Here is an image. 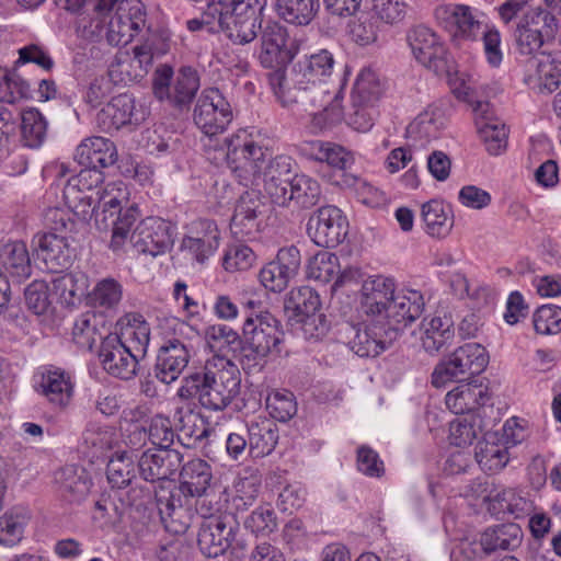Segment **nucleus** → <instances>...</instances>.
<instances>
[{
    "mask_svg": "<svg viewBox=\"0 0 561 561\" xmlns=\"http://www.w3.org/2000/svg\"><path fill=\"white\" fill-rule=\"evenodd\" d=\"M425 301L421 291L415 289H401L394 291L388 305L386 319L389 329L399 331L415 321L424 311Z\"/></svg>",
    "mask_w": 561,
    "mask_h": 561,
    "instance_id": "26",
    "label": "nucleus"
},
{
    "mask_svg": "<svg viewBox=\"0 0 561 561\" xmlns=\"http://www.w3.org/2000/svg\"><path fill=\"white\" fill-rule=\"evenodd\" d=\"M106 477L113 489L122 490L129 486L125 497L119 495V500L128 506L138 504L149 495L147 489L134 485V480L136 479L135 463L131 455L127 451L117 453L110 459Z\"/></svg>",
    "mask_w": 561,
    "mask_h": 561,
    "instance_id": "17",
    "label": "nucleus"
},
{
    "mask_svg": "<svg viewBox=\"0 0 561 561\" xmlns=\"http://www.w3.org/2000/svg\"><path fill=\"white\" fill-rule=\"evenodd\" d=\"M103 181L100 170L82 169L78 174L71 176L64 187V199L67 206L81 220H90L95 211L94 188Z\"/></svg>",
    "mask_w": 561,
    "mask_h": 561,
    "instance_id": "12",
    "label": "nucleus"
},
{
    "mask_svg": "<svg viewBox=\"0 0 561 561\" xmlns=\"http://www.w3.org/2000/svg\"><path fill=\"white\" fill-rule=\"evenodd\" d=\"M485 389L478 385L460 383L446 394V405L455 414H463L485 404Z\"/></svg>",
    "mask_w": 561,
    "mask_h": 561,
    "instance_id": "38",
    "label": "nucleus"
},
{
    "mask_svg": "<svg viewBox=\"0 0 561 561\" xmlns=\"http://www.w3.org/2000/svg\"><path fill=\"white\" fill-rule=\"evenodd\" d=\"M373 12L381 22L397 25L407 15V4L400 0H373Z\"/></svg>",
    "mask_w": 561,
    "mask_h": 561,
    "instance_id": "59",
    "label": "nucleus"
},
{
    "mask_svg": "<svg viewBox=\"0 0 561 561\" xmlns=\"http://www.w3.org/2000/svg\"><path fill=\"white\" fill-rule=\"evenodd\" d=\"M99 357L103 368L115 377L127 380L136 374L139 358L123 345L118 334L110 333L102 339Z\"/></svg>",
    "mask_w": 561,
    "mask_h": 561,
    "instance_id": "20",
    "label": "nucleus"
},
{
    "mask_svg": "<svg viewBox=\"0 0 561 561\" xmlns=\"http://www.w3.org/2000/svg\"><path fill=\"white\" fill-rule=\"evenodd\" d=\"M382 93V83L379 76L374 70L363 69L354 83L352 100L359 104L360 102L375 104Z\"/></svg>",
    "mask_w": 561,
    "mask_h": 561,
    "instance_id": "46",
    "label": "nucleus"
},
{
    "mask_svg": "<svg viewBox=\"0 0 561 561\" xmlns=\"http://www.w3.org/2000/svg\"><path fill=\"white\" fill-rule=\"evenodd\" d=\"M476 459L479 466L486 471L496 472L508 462V453L495 444H479L476 450Z\"/></svg>",
    "mask_w": 561,
    "mask_h": 561,
    "instance_id": "55",
    "label": "nucleus"
},
{
    "mask_svg": "<svg viewBox=\"0 0 561 561\" xmlns=\"http://www.w3.org/2000/svg\"><path fill=\"white\" fill-rule=\"evenodd\" d=\"M204 226L207 233L203 237H186L182 242L183 248L188 250L201 263L211 255L219 244V234L215 225L206 221Z\"/></svg>",
    "mask_w": 561,
    "mask_h": 561,
    "instance_id": "50",
    "label": "nucleus"
},
{
    "mask_svg": "<svg viewBox=\"0 0 561 561\" xmlns=\"http://www.w3.org/2000/svg\"><path fill=\"white\" fill-rule=\"evenodd\" d=\"M245 528L252 533L267 535L277 527L276 516L270 506H260L253 511L244 520Z\"/></svg>",
    "mask_w": 561,
    "mask_h": 561,
    "instance_id": "62",
    "label": "nucleus"
},
{
    "mask_svg": "<svg viewBox=\"0 0 561 561\" xmlns=\"http://www.w3.org/2000/svg\"><path fill=\"white\" fill-rule=\"evenodd\" d=\"M43 224L50 231L44 233L41 240L47 236L62 237L67 244V233H70L75 229V221L70 218L67 210L54 207L48 208L43 215ZM42 241H39L41 243Z\"/></svg>",
    "mask_w": 561,
    "mask_h": 561,
    "instance_id": "54",
    "label": "nucleus"
},
{
    "mask_svg": "<svg viewBox=\"0 0 561 561\" xmlns=\"http://www.w3.org/2000/svg\"><path fill=\"white\" fill-rule=\"evenodd\" d=\"M173 420L180 434L194 444L201 443L211 432L207 419L201 412L190 408H176Z\"/></svg>",
    "mask_w": 561,
    "mask_h": 561,
    "instance_id": "39",
    "label": "nucleus"
},
{
    "mask_svg": "<svg viewBox=\"0 0 561 561\" xmlns=\"http://www.w3.org/2000/svg\"><path fill=\"white\" fill-rule=\"evenodd\" d=\"M122 296V285L114 278H104L95 285L90 298L94 306L113 309L119 304Z\"/></svg>",
    "mask_w": 561,
    "mask_h": 561,
    "instance_id": "52",
    "label": "nucleus"
},
{
    "mask_svg": "<svg viewBox=\"0 0 561 561\" xmlns=\"http://www.w3.org/2000/svg\"><path fill=\"white\" fill-rule=\"evenodd\" d=\"M273 11L276 16L287 24L307 26L317 16L319 0H273Z\"/></svg>",
    "mask_w": 561,
    "mask_h": 561,
    "instance_id": "33",
    "label": "nucleus"
},
{
    "mask_svg": "<svg viewBox=\"0 0 561 561\" xmlns=\"http://www.w3.org/2000/svg\"><path fill=\"white\" fill-rule=\"evenodd\" d=\"M334 59L322 49L298 60L291 68L289 78L280 68L268 73V83L283 107L301 112L322 106L329 96L323 78L331 76Z\"/></svg>",
    "mask_w": 561,
    "mask_h": 561,
    "instance_id": "1",
    "label": "nucleus"
},
{
    "mask_svg": "<svg viewBox=\"0 0 561 561\" xmlns=\"http://www.w3.org/2000/svg\"><path fill=\"white\" fill-rule=\"evenodd\" d=\"M320 307L319 294L309 286L293 289L286 301V309L293 310L299 318L318 313Z\"/></svg>",
    "mask_w": 561,
    "mask_h": 561,
    "instance_id": "49",
    "label": "nucleus"
},
{
    "mask_svg": "<svg viewBox=\"0 0 561 561\" xmlns=\"http://www.w3.org/2000/svg\"><path fill=\"white\" fill-rule=\"evenodd\" d=\"M193 118L209 140L205 146L214 148V137L221 134L232 121L231 106L218 89H207L197 99Z\"/></svg>",
    "mask_w": 561,
    "mask_h": 561,
    "instance_id": "11",
    "label": "nucleus"
},
{
    "mask_svg": "<svg viewBox=\"0 0 561 561\" xmlns=\"http://www.w3.org/2000/svg\"><path fill=\"white\" fill-rule=\"evenodd\" d=\"M533 322L537 333L557 334L561 331V308L553 305H543L534 313Z\"/></svg>",
    "mask_w": 561,
    "mask_h": 561,
    "instance_id": "57",
    "label": "nucleus"
},
{
    "mask_svg": "<svg viewBox=\"0 0 561 561\" xmlns=\"http://www.w3.org/2000/svg\"><path fill=\"white\" fill-rule=\"evenodd\" d=\"M241 364L243 369L261 370L270 355L280 353L284 341L282 323L268 311L247 314L242 328Z\"/></svg>",
    "mask_w": 561,
    "mask_h": 561,
    "instance_id": "7",
    "label": "nucleus"
},
{
    "mask_svg": "<svg viewBox=\"0 0 561 561\" xmlns=\"http://www.w3.org/2000/svg\"><path fill=\"white\" fill-rule=\"evenodd\" d=\"M396 291V283L381 275L366 279L362 285V306L367 314L386 317Z\"/></svg>",
    "mask_w": 561,
    "mask_h": 561,
    "instance_id": "28",
    "label": "nucleus"
},
{
    "mask_svg": "<svg viewBox=\"0 0 561 561\" xmlns=\"http://www.w3.org/2000/svg\"><path fill=\"white\" fill-rule=\"evenodd\" d=\"M101 320V317L93 311H87L76 319L72 339L79 347L91 350L98 337L102 339L98 332V324Z\"/></svg>",
    "mask_w": 561,
    "mask_h": 561,
    "instance_id": "48",
    "label": "nucleus"
},
{
    "mask_svg": "<svg viewBox=\"0 0 561 561\" xmlns=\"http://www.w3.org/2000/svg\"><path fill=\"white\" fill-rule=\"evenodd\" d=\"M214 149L221 152L230 168L244 186L261 183V173L271 158L267 149L248 140L245 134L225 138L224 141L215 139Z\"/></svg>",
    "mask_w": 561,
    "mask_h": 561,
    "instance_id": "9",
    "label": "nucleus"
},
{
    "mask_svg": "<svg viewBox=\"0 0 561 561\" xmlns=\"http://www.w3.org/2000/svg\"><path fill=\"white\" fill-rule=\"evenodd\" d=\"M408 42L416 60L436 73L448 70L447 51L438 35L424 25L408 33Z\"/></svg>",
    "mask_w": 561,
    "mask_h": 561,
    "instance_id": "15",
    "label": "nucleus"
},
{
    "mask_svg": "<svg viewBox=\"0 0 561 561\" xmlns=\"http://www.w3.org/2000/svg\"><path fill=\"white\" fill-rule=\"evenodd\" d=\"M152 58L151 48L148 45L136 46L134 48V57L118 61L117 66L119 71L126 72L128 80L133 81L142 78L147 73Z\"/></svg>",
    "mask_w": 561,
    "mask_h": 561,
    "instance_id": "53",
    "label": "nucleus"
},
{
    "mask_svg": "<svg viewBox=\"0 0 561 561\" xmlns=\"http://www.w3.org/2000/svg\"><path fill=\"white\" fill-rule=\"evenodd\" d=\"M198 500L196 502V513L205 519H210L211 517H219L224 514H230L229 512H224V504L227 503L228 497L226 492L216 493L215 490H210L209 492L205 491L202 496H197Z\"/></svg>",
    "mask_w": 561,
    "mask_h": 561,
    "instance_id": "61",
    "label": "nucleus"
},
{
    "mask_svg": "<svg viewBox=\"0 0 561 561\" xmlns=\"http://www.w3.org/2000/svg\"><path fill=\"white\" fill-rule=\"evenodd\" d=\"M523 62L524 80L527 84H531V82L538 81V79L541 80L542 77L548 76L551 71H556L553 59L547 51L529 56Z\"/></svg>",
    "mask_w": 561,
    "mask_h": 561,
    "instance_id": "58",
    "label": "nucleus"
},
{
    "mask_svg": "<svg viewBox=\"0 0 561 561\" xmlns=\"http://www.w3.org/2000/svg\"><path fill=\"white\" fill-rule=\"evenodd\" d=\"M489 356L478 343H467L458 347L448 358L438 363L432 374V385L436 388L449 381H465L484 370Z\"/></svg>",
    "mask_w": 561,
    "mask_h": 561,
    "instance_id": "10",
    "label": "nucleus"
},
{
    "mask_svg": "<svg viewBox=\"0 0 561 561\" xmlns=\"http://www.w3.org/2000/svg\"><path fill=\"white\" fill-rule=\"evenodd\" d=\"M174 430L169 417L161 414L154 415L149 425L148 437L158 448L167 449L174 442Z\"/></svg>",
    "mask_w": 561,
    "mask_h": 561,
    "instance_id": "60",
    "label": "nucleus"
},
{
    "mask_svg": "<svg viewBox=\"0 0 561 561\" xmlns=\"http://www.w3.org/2000/svg\"><path fill=\"white\" fill-rule=\"evenodd\" d=\"M249 455L262 458L270 455L278 442V428L272 419L257 416L248 424Z\"/></svg>",
    "mask_w": 561,
    "mask_h": 561,
    "instance_id": "29",
    "label": "nucleus"
},
{
    "mask_svg": "<svg viewBox=\"0 0 561 561\" xmlns=\"http://www.w3.org/2000/svg\"><path fill=\"white\" fill-rule=\"evenodd\" d=\"M483 43V51L486 62L499 68L503 61V51L501 48V34L494 26H485L480 34Z\"/></svg>",
    "mask_w": 561,
    "mask_h": 561,
    "instance_id": "63",
    "label": "nucleus"
},
{
    "mask_svg": "<svg viewBox=\"0 0 561 561\" xmlns=\"http://www.w3.org/2000/svg\"><path fill=\"white\" fill-rule=\"evenodd\" d=\"M263 15L264 12L261 15V23L263 22ZM259 31H261V53L259 58L263 67L274 68L293 58L286 48L288 32L285 26L277 21L268 20L264 26H260Z\"/></svg>",
    "mask_w": 561,
    "mask_h": 561,
    "instance_id": "23",
    "label": "nucleus"
},
{
    "mask_svg": "<svg viewBox=\"0 0 561 561\" xmlns=\"http://www.w3.org/2000/svg\"><path fill=\"white\" fill-rule=\"evenodd\" d=\"M123 345L137 358L146 356L150 341V328L139 313H127L122 319L121 334Z\"/></svg>",
    "mask_w": 561,
    "mask_h": 561,
    "instance_id": "31",
    "label": "nucleus"
},
{
    "mask_svg": "<svg viewBox=\"0 0 561 561\" xmlns=\"http://www.w3.org/2000/svg\"><path fill=\"white\" fill-rule=\"evenodd\" d=\"M238 528L239 522L234 514H224L203 520L197 535L201 552L207 558L224 554L231 546Z\"/></svg>",
    "mask_w": 561,
    "mask_h": 561,
    "instance_id": "13",
    "label": "nucleus"
},
{
    "mask_svg": "<svg viewBox=\"0 0 561 561\" xmlns=\"http://www.w3.org/2000/svg\"><path fill=\"white\" fill-rule=\"evenodd\" d=\"M70 256L62 237L47 236L37 247V324L53 332L58 325L54 300L68 304L73 297V279L61 274Z\"/></svg>",
    "mask_w": 561,
    "mask_h": 561,
    "instance_id": "2",
    "label": "nucleus"
},
{
    "mask_svg": "<svg viewBox=\"0 0 561 561\" xmlns=\"http://www.w3.org/2000/svg\"><path fill=\"white\" fill-rule=\"evenodd\" d=\"M139 216L136 204L125 208L113 221L110 248L117 252L127 251L129 247L151 256L164 253L173 244L170 224L159 217H147L136 225Z\"/></svg>",
    "mask_w": 561,
    "mask_h": 561,
    "instance_id": "6",
    "label": "nucleus"
},
{
    "mask_svg": "<svg viewBox=\"0 0 561 561\" xmlns=\"http://www.w3.org/2000/svg\"><path fill=\"white\" fill-rule=\"evenodd\" d=\"M148 112L142 106H137L131 94L122 93L114 96L96 115L99 127L111 133L118 130L127 124L138 125L145 121Z\"/></svg>",
    "mask_w": 561,
    "mask_h": 561,
    "instance_id": "16",
    "label": "nucleus"
},
{
    "mask_svg": "<svg viewBox=\"0 0 561 561\" xmlns=\"http://www.w3.org/2000/svg\"><path fill=\"white\" fill-rule=\"evenodd\" d=\"M286 197V206L294 202L298 207L308 209L320 202L321 187L318 181L304 174H295Z\"/></svg>",
    "mask_w": 561,
    "mask_h": 561,
    "instance_id": "40",
    "label": "nucleus"
},
{
    "mask_svg": "<svg viewBox=\"0 0 561 561\" xmlns=\"http://www.w3.org/2000/svg\"><path fill=\"white\" fill-rule=\"evenodd\" d=\"M54 482L60 494L69 502L83 500L91 486L87 471L79 466L68 465L54 473Z\"/></svg>",
    "mask_w": 561,
    "mask_h": 561,
    "instance_id": "30",
    "label": "nucleus"
},
{
    "mask_svg": "<svg viewBox=\"0 0 561 561\" xmlns=\"http://www.w3.org/2000/svg\"><path fill=\"white\" fill-rule=\"evenodd\" d=\"M198 88L197 72L191 67H183L174 80L169 102L176 107L186 106L194 99Z\"/></svg>",
    "mask_w": 561,
    "mask_h": 561,
    "instance_id": "42",
    "label": "nucleus"
},
{
    "mask_svg": "<svg viewBox=\"0 0 561 561\" xmlns=\"http://www.w3.org/2000/svg\"><path fill=\"white\" fill-rule=\"evenodd\" d=\"M489 510L494 513H508L515 518L524 517L530 511L531 504L514 489H503L495 494L490 493Z\"/></svg>",
    "mask_w": 561,
    "mask_h": 561,
    "instance_id": "41",
    "label": "nucleus"
},
{
    "mask_svg": "<svg viewBox=\"0 0 561 561\" xmlns=\"http://www.w3.org/2000/svg\"><path fill=\"white\" fill-rule=\"evenodd\" d=\"M267 0H211L199 19L186 22L191 32L206 28L215 31L217 26L234 44L245 45L257 37L261 15Z\"/></svg>",
    "mask_w": 561,
    "mask_h": 561,
    "instance_id": "5",
    "label": "nucleus"
},
{
    "mask_svg": "<svg viewBox=\"0 0 561 561\" xmlns=\"http://www.w3.org/2000/svg\"><path fill=\"white\" fill-rule=\"evenodd\" d=\"M447 13V28L453 44L463 48L467 43H476L483 32V23L473 14L472 9L466 4H454L445 10Z\"/></svg>",
    "mask_w": 561,
    "mask_h": 561,
    "instance_id": "27",
    "label": "nucleus"
},
{
    "mask_svg": "<svg viewBox=\"0 0 561 561\" xmlns=\"http://www.w3.org/2000/svg\"><path fill=\"white\" fill-rule=\"evenodd\" d=\"M374 104L360 102L356 104L352 100V107L346 116L347 124L355 130L366 133L374 126Z\"/></svg>",
    "mask_w": 561,
    "mask_h": 561,
    "instance_id": "64",
    "label": "nucleus"
},
{
    "mask_svg": "<svg viewBox=\"0 0 561 561\" xmlns=\"http://www.w3.org/2000/svg\"><path fill=\"white\" fill-rule=\"evenodd\" d=\"M422 219L425 224L426 232L436 238H445L449 234L454 226L451 209L442 201L431 199L422 205Z\"/></svg>",
    "mask_w": 561,
    "mask_h": 561,
    "instance_id": "37",
    "label": "nucleus"
},
{
    "mask_svg": "<svg viewBox=\"0 0 561 561\" xmlns=\"http://www.w3.org/2000/svg\"><path fill=\"white\" fill-rule=\"evenodd\" d=\"M240 386L237 366L225 356H213L182 379L176 396L183 401L197 399L209 411H224L240 393Z\"/></svg>",
    "mask_w": 561,
    "mask_h": 561,
    "instance_id": "4",
    "label": "nucleus"
},
{
    "mask_svg": "<svg viewBox=\"0 0 561 561\" xmlns=\"http://www.w3.org/2000/svg\"><path fill=\"white\" fill-rule=\"evenodd\" d=\"M454 322L450 316H434L425 318L422 322L423 335L421 337L423 348L430 353H437L454 336Z\"/></svg>",
    "mask_w": 561,
    "mask_h": 561,
    "instance_id": "36",
    "label": "nucleus"
},
{
    "mask_svg": "<svg viewBox=\"0 0 561 561\" xmlns=\"http://www.w3.org/2000/svg\"><path fill=\"white\" fill-rule=\"evenodd\" d=\"M183 456L171 448L145 451L138 460L141 478L148 482L170 480L180 469Z\"/></svg>",
    "mask_w": 561,
    "mask_h": 561,
    "instance_id": "21",
    "label": "nucleus"
},
{
    "mask_svg": "<svg viewBox=\"0 0 561 561\" xmlns=\"http://www.w3.org/2000/svg\"><path fill=\"white\" fill-rule=\"evenodd\" d=\"M115 5V13L108 16L99 10L100 15L83 28L87 38H105L111 46L126 45L145 26L146 11L140 0H122Z\"/></svg>",
    "mask_w": 561,
    "mask_h": 561,
    "instance_id": "8",
    "label": "nucleus"
},
{
    "mask_svg": "<svg viewBox=\"0 0 561 561\" xmlns=\"http://www.w3.org/2000/svg\"><path fill=\"white\" fill-rule=\"evenodd\" d=\"M347 220L335 206H324L312 214L307 224L311 240L322 248H335L347 234Z\"/></svg>",
    "mask_w": 561,
    "mask_h": 561,
    "instance_id": "14",
    "label": "nucleus"
},
{
    "mask_svg": "<svg viewBox=\"0 0 561 561\" xmlns=\"http://www.w3.org/2000/svg\"><path fill=\"white\" fill-rule=\"evenodd\" d=\"M340 272L339 256L328 251H320L309 260L307 277L327 284Z\"/></svg>",
    "mask_w": 561,
    "mask_h": 561,
    "instance_id": "47",
    "label": "nucleus"
},
{
    "mask_svg": "<svg viewBox=\"0 0 561 561\" xmlns=\"http://www.w3.org/2000/svg\"><path fill=\"white\" fill-rule=\"evenodd\" d=\"M377 327L344 322L337 329L340 342L360 357H376L387 348V342L376 332Z\"/></svg>",
    "mask_w": 561,
    "mask_h": 561,
    "instance_id": "24",
    "label": "nucleus"
},
{
    "mask_svg": "<svg viewBox=\"0 0 561 561\" xmlns=\"http://www.w3.org/2000/svg\"><path fill=\"white\" fill-rule=\"evenodd\" d=\"M523 540V530L515 523L499 524L486 528L480 538L482 550L491 554L497 550H514Z\"/></svg>",
    "mask_w": 561,
    "mask_h": 561,
    "instance_id": "32",
    "label": "nucleus"
},
{
    "mask_svg": "<svg viewBox=\"0 0 561 561\" xmlns=\"http://www.w3.org/2000/svg\"><path fill=\"white\" fill-rule=\"evenodd\" d=\"M295 162L289 156L270 158L261 173L264 192L272 203L286 206V194L291 187Z\"/></svg>",
    "mask_w": 561,
    "mask_h": 561,
    "instance_id": "18",
    "label": "nucleus"
},
{
    "mask_svg": "<svg viewBox=\"0 0 561 561\" xmlns=\"http://www.w3.org/2000/svg\"><path fill=\"white\" fill-rule=\"evenodd\" d=\"M206 339L209 347L219 353L217 356L228 358L229 353L241 348L242 339L233 329L225 324H215L207 329Z\"/></svg>",
    "mask_w": 561,
    "mask_h": 561,
    "instance_id": "43",
    "label": "nucleus"
},
{
    "mask_svg": "<svg viewBox=\"0 0 561 561\" xmlns=\"http://www.w3.org/2000/svg\"><path fill=\"white\" fill-rule=\"evenodd\" d=\"M266 409L272 419L287 422L297 413V403L290 391L274 392L266 399Z\"/></svg>",
    "mask_w": 561,
    "mask_h": 561,
    "instance_id": "56",
    "label": "nucleus"
},
{
    "mask_svg": "<svg viewBox=\"0 0 561 561\" xmlns=\"http://www.w3.org/2000/svg\"><path fill=\"white\" fill-rule=\"evenodd\" d=\"M30 93V84L16 72L0 69V102L14 103Z\"/></svg>",
    "mask_w": 561,
    "mask_h": 561,
    "instance_id": "51",
    "label": "nucleus"
},
{
    "mask_svg": "<svg viewBox=\"0 0 561 561\" xmlns=\"http://www.w3.org/2000/svg\"><path fill=\"white\" fill-rule=\"evenodd\" d=\"M191 352L185 343L178 339L168 340L160 346L153 373L165 385L175 381L187 366Z\"/></svg>",
    "mask_w": 561,
    "mask_h": 561,
    "instance_id": "25",
    "label": "nucleus"
},
{
    "mask_svg": "<svg viewBox=\"0 0 561 561\" xmlns=\"http://www.w3.org/2000/svg\"><path fill=\"white\" fill-rule=\"evenodd\" d=\"M519 27H526L530 31H536L545 41L552 39L558 31V23L556 16L540 8H530L520 18Z\"/></svg>",
    "mask_w": 561,
    "mask_h": 561,
    "instance_id": "45",
    "label": "nucleus"
},
{
    "mask_svg": "<svg viewBox=\"0 0 561 561\" xmlns=\"http://www.w3.org/2000/svg\"><path fill=\"white\" fill-rule=\"evenodd\" d=\"M39 375L41 394L54 410L64 411L70 404L75 392L70 374L56 366H43Z\"/></svg>",
    "mask_w": 561,
    "mask_h": 561,
    "instance_id": "22",
    "label": "nucleus"
},
{
    "mask_svg": "<svg viewBox=\"0 0 561 561\" xmlns=\"http://www.w3.org/2000/svg\"><path fill=\"white\" fill-rule=\"evenodd\" d=\"M296 115L302 116L304 113L311 116L310 125L314 131H321L339 124L343 119L341 104L329 93L327 102L322 106H317L309 112H299L291 110Z\"/></svg>",
    "mask_w": 561,
    "mask_h": 561,
    "instance_id": "44",
    "label": "nucleus"
},
{
    "mask_svg": "<svg viewBox=\"0 0 561 561\" xmlns=\"http://www.w3.org/2000/svg\"><path fill=\"white\" fill-rule=\"evenodd\" d=\"M180 485L167 489L160 485L156 491V503L160 519L167 531L184 534L191 526L194 513L191 500L202 496L210 486L211 468L207 461L194 458L183 463Z\"/></svg>",
    "mask_w": 561,
    "mask_h": 561,
    "instance_id": "3",
    "label": "nucleus"
},
{
    "mask_svg": "<svg viewBox=\"0 0 561 561\" xmlns=\"http://www.w3.org/2000/svg\"><path fill=\"white\" fill-rule=\"evenodd\" d=\"M478 134L492 156L501 154L507 145L505 124L495 116L489 102L477 101L472 104Z\"/></svg>",
    "mask_w": 561,
    "mask_h": 561,
    "instance_id": "19",
    "label": "nucleus"
},
{
    "mask_svg": "<svg viewBox=\"0 0 561 561\" xmlns=\"http://www.w3.org/2000/svg\"><path fill=\"white\" fill-rule=\"evenodd\" d=\"M94 197L95 202L92 206H95V211L93 216L98 219L101 213L105 220L107 215L121 217V214L125 211L123 205L129 201V192L122 181H116L99 187Z\"/></svg>",
    "mask_w": 561,
    "mask_h": 561,
    "instance_id": "34",
    "label": "nucleus"
},
{
    "mask_svg": "<svg viewBox=\"0 0 561 561\" xmlns=\"http://www.w3.org/2000/svg\"><path fill=\"white\" fill-rule=\"evenodd\" d=\"M0 265L9 275L21 283L32 275L30 253L24 242H8L0 247Z\"/></svg>",
    "mask_w": 561,
    "mask_h": 561,
    "instance_id": "35",
    "label": "nucleus"
}]
</instances>
